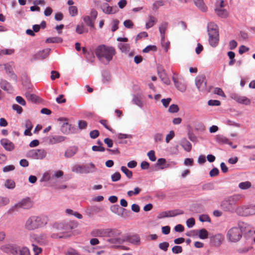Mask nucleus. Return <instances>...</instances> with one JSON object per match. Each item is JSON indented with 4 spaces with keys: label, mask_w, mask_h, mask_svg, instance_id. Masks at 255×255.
<instances>
[{
    "label": "nucleus",
    "mask_w": 255,
    "mask_h": 255,
    "mask_svg": "<svg viewBox=\"0 0 255 255\" xmlns=\"http://www.w3.org/2000/svg\"><path fill=\"white\" fill-rule=\"evenodd\" d=\"M78 148L76 146H73L68 149L65 152V156L66 157L70 158L74 156L77 152Z\"/></svg>",
    "instance_id": "nucleus-31"
},
{
    "label": "nucleus",
    "mask_w": 255,
    "mask_h": 255,
    "mask_svg": "<svg viewBox=\"0 0 255 255\" xmlns=\"http://www.w3.org/2000/svg\"><path fill=\"white\" fill-rule=\"evenodd\" d=\"M121 170L125 174L126 176L129 178L130 179L132 177V172L129 170L127 167L122 166L121 167Z\"/></svg>",
    "instance_id": "nucleus-45"
},
{
    "label": "nucleus",
    "mask_w": 255,
    "mask_h": 255,
    "mask_svg": "<svg viewBox=\"0 0 255 255\" xmlns=\"http://www.w3.org/2000/svg\"><path fill=\"white\" fill-rule=\"evenodd\" d=\"M195 5L202 12H206L207 7L205 4L203 0H194Z\"/></svg>",
    "instance_id": "nucleus-28"
},
{
    "label": "nucleus",
    "mask_w": 255,
    "mask_h": 255,
    "mask_svg": "<svg viewBox=\"0 0 255 255\" xmlns=\"http://www.w3.org/2000/svg\"><path fill=\"white\" fill-rule=\"evenodd\" d=\"M118 47L121 51L124 53H128L129 51L130 46L127 43H120L118 44Z\"/></svg>",
    "instance_id": "nucleus-36"
},
{
    "label": "nucleus",
    "mask_w": 255,
    "mask_h": 255,
    "mask_svg": "<svg viewBox=\"0 0 255 255\" xmlns=\"http://www.w3.org/2000/svg\"><path fill=\"white\" fill-rule=\"evenodd\" d=\"M241 224H244V223H239L238 227H233L229 230L227 237L230 242H237L241 239L244 228Z\"/></svg>",
    "instance_id": "nucleus-5"
},
{
    "label": "nucleus",
    "mask_w": 255,
    "mask_h": 255,
    "mask_svg": "<svg viewBox=\"0 0 255 255\" xmlns=\"http://www.w3.org/2000/svg\"><path fill=\"white\" fill-rule=\"evenodd\" d=\"M199 220L200 222H210V218L207 215H201L199 216Z\"/></svg>",
    "instance_id": "nucleus-63"
},
{
    "label": "nucleus",
    "mask_w": 255,
    "mask_h": 255,
    "mask_svg": "<svg viewBox=\"0 0 255 255\" xmlns=\"http://www.w3.org/2000/svg\"><path fill=\"white\" fill-rule=\"evenodd\" d=\"M48 221L47 216L44 215L32 216L28 218L25 224V228L28 231H33L45 226Z\"/></svg>",
    "instance_id": "nucleus-3"
},
{
    "label": "nucleus",
    "mask_w": 255,
    "mask_h": 255,
    "mask_svg": "<svg viewBox=\"0 0 255 255\" xmlns=\"http://www.w3.org/2000/svg\"><path fill=\"white\" fill-rule=\"evenodd\" d=\"M30 255L28 249L26 247L20 248L18 247L17 255Z\"/></svg>",
    "instance_id": "nucleus-41"
},
{
    "label": "nucleus",
    "mask_w": 255,
    "mask_h": 255,
    "mask_svg": "<svg viewBox=\"0 0 255 255\" xmlns=\"http://www.w3.org/2000/svg\"><path fill=\"white\" fill-rule=\"evenodd\" d=\"M4 70H5V73L11 79L13 80L15 82L17 81V77L12 71L11 65L10 64V63H7L5 64V67Z\"/></svg>",
    "instance_id": "nucleus-17"
},
{
    "label": "nucleus",
    "mask_w": 255,
    "mask_h": 255,
    "mask_svg": "<svg viewBox=\"0 0 255 255\" xmlns=\"http://www.w3.org/2000/svg\"><path fill=\"white\" fill-rule=\"evenodd\" d=\"M141 191V189L140 188H139V187H135L134 188L133 191H132V190L128 191L127 192V195L129 197H131L133 195H136L138 194Z\"/></svg>",
    "instance_id": "nucleus-51"
},
{
    "label": "nucleus",
    "mask_w": 255,
    "mask_h": 255,
    "mask_svg": "<svg viewBox=\"0 0 255 255\" xmlns=\"http://www.w3.org/2000/svg\"><path fill=\"white\" fill-rule=\"evenodd\" d=\"M1 250L7 254L17 255L18 247L14 245H7L1 247Z\"/></svg>",
    "instance_id": "nucleus-15"
},
{
    "label": "nucleus",
    "mask_w": 255,
    "mask_h": 255,
    "mask_svg": "<svg viewBox=\"0 0 255 255\" xmlns=\"http://www.w3.org/2000/svg\"><path fill=\"white\" fill-rule=\"evenodd\" d=\"M216 140L220 144H227L230 145H232V142L230 141L228 138L221 134L216 135Z\"/></svg>",
    "instance_id": "nucleus-27"
},
{
    "label": "nucleus",
    "mask_w": 255,
    "mask_h": 255,
    "mask_svg": "<svg viewBox=\"0 0 255 255\" xmlns=\"http://www.w3.org/2000/svg\"><path fill=\"white\" fill-rule=\"evenodd\" d=\"M175 135V133L173 130H170L169 133L166 135L165 141L166 143H168Z\"/></svg>",
    "instance_id": "nucleus-62"
},
{
    "label": "nucleus",
    "mask_w": 255,
    "mask_h": 255,
    "mask_svg": "<svg viewBox=\"0 0 255 255\" xmlns=\"http://www.w3.org/2000/svg\"><path fill=\"white\" fill-rule=\"evenodd\" d=\"M121 177V174L118 172H116L111 175V179L113 182H116L120 180Z\"/></svg>",
    "instance_id": "nucleus-58"
},
{
    "label": "nucleus",
    "mask_w": 255,
    "mask_h": 255,
    "mask_svg": "<svg viewBox=\"0 0 255 255\" xmlns=\"http://www.w3.org/2000/svg\"><path fill=\"white\" fill-rule=\"evenodd\" d=\"M179 111V108L177 105L172 104L170 106L168 111L171 113H175L178 112Z\"/></svg>",
    "instance_id": "nucleus-59"
},
{
    "label": "nucleus",
    "mask_w": 255,
    "mask_h": 255,
    "mask_svg": "<svg viewBox=\"0 0 255 255\" xmlns=\"http://www.w3.org/2000/svg\"><path fill=\"white\" fill-rule=\"evenodd\" d=\"M207 32L209 44L213 47H216L219 41V32L217 25L214 22H209L207 24Z\"/></svg>",
    "instance_id": "nucleus-4"
},
{
    "label": "nucleus",
    "mask_w": 255,
    "mask_h": 255,
    "mask_svg": "<svg viewBox=\"0 0 255 255\" xmlns=\"http://www.w3.org/2000/svg\"><path fill=\"white\" fill-rule=\"evenodd\" d=\"M50 49L46 48L37 52L34 56V59L43 60L48 56L49 54Z\"/></svg>",
    "instance_id": "nucleus-21"
},
{
    "label": "nucleus",
    "mask_w": 255,
    "mask_h": 255,
    "mask_svg": "<svg viewBox=\"0 0 255 255\" xmlns=\"http://www.w3.org/2000/svg\"><path fill=\"white\" fill-rule=\"evenodd\" d=\"M85 24L91 28H94V21L89 16H84L82 17Z\"/></svg>",
    "instance_id": "nucleus-34"
},
{
    "label": "nucleus",
    "mask_w": 255,
    "mask_h": 255,
    "mask_svg": "<svg viewBox=\"0 0 255 255\" xmlns=\"http://www.w3.org/2000/svg\"><path fill=\"white\" fill-rule=\"evenodd\" d=\"M71 170L76 173L88 174L96 172L97 169L94 163L90 162L87 165H75L72 167Z\"/></svg>",
    "instance_id": "nucleus-6"
},
{
    "label": "nucleus",
    "mask_w": 255,
    "mask_h": 255,
    "mask_svg": "<svg viewBox=\"0 0 255 255\" xmlns=\"http://www.w3.org/2000/svg\"><path fill=\"white\" fill-rule=\"evenodd\" d=\"M223 237L221 234H217L214 236L212 238V241L215 246H219L223 241Z\"/></svg>",
    "instance_id": "nucleus-33"
},
{
    "label": "nucleus",
    "mask_w": 255,
    "mask_h": 255,
    "mask_svg": "<svg viewBox=\"0 0 255 255\" xmlns=\"http://www.w3.org/2000/svg\"><path fill=\"white\" fill-rule=\"evenodd\" d=\"M116 237L117 236L113 237V238L110 239L107 241L112 244H122L125 242V239L123 237L116 238Z\"/></svg>",
    "instance_id": "nucleus-29"
},
{
    "label": "nucleus",
    "mask_w": 255,
    "mask_h": 255,
    "mask_svg": "<svg viewBox=\"0 0 255 255\" xmlns=\"http://www.w3.org/2000/svg\"><path fill=\"white\" fill-rule=\"evenodd\" d=\"M153 137L155 142H158L162 140L163 134L161 133H156L154 135Z\"/></svg>",
    "instance_id": "nucleus-64"
},
{
    "label": "nucleus",
    "mask_w": 255,
    "mask_h": 255,
    "mask_svg": "<svg viewBox=\"0 0 255 255\" xmlns=\"http://www.w3.org/2000/svg\"><path fill=\"white\" fill-rule=\"evenodd\" d=\"M63 222H57L53 224V228L57 231H62L64 233Z\"/></svg>",
    "instance_id": "nucleus-46"
},
{
    "label": "nucleus",
    "mask_w": 255,
    "mask_h": 255,
    "mask_svg": "<svg viewBox=\"0 0 255 255\" xmlns=\"http://www.w3.org/2000/svg\"><path fill=\"white\" fill-rule=\"evenodd\" d=\"M69 11L71 16H74L78 13L77 8L75 6H70L69 7Z\"/></svg>",
    "instance_id": "nucleus-57"
},
{
    "label": "nucleus",
    "mask_w": 255,
    "mask_h": 255,
    "mask_svg": "<svg viewBox=\"0 0 255 255\" xmlns=\"http://www.w3.org/2000/svg\"><path fill=\"white\" fill-rule=\"evenodd\" d=\"M47 155L46 151L44 149H35L29 150L27 153L28 157L34 159H43Z\"/></svg>",
    "instance_id": "nucleus-10"
},
{
    "label": "nucleus",
    "mask_w": 255,
    "mask_h": 255,
    "mask_svg": "<svg viewBox=\"0 0 255 255\" xmlns=\"http://www.w3.org/2000/svg\"><path fill=\"white\" fill-rule=\"evenodd\" d=\"M93 236L97 237H115L120 235L121 232L116 229L95 230L92 233Z\"/></svg>",
    "instance_id": "nucleus-7"
},
{
    "label": "nucleus",
    "mask_w": 255,
    "mask_h": 255,
    "mask_svg": "<svg viewBox=\"0 0 255 255\" xmlns=\"http://www.w3.org/2000/svg\"><path fill=\"white\" fill-rule=\"evenodd\" d=\"M168 23L167 22H162L159 26V31L161 36V42H163L165 39V33L167 28Z\"/></svg>",
    "instance_id": "nucleus-25"
},
{
    "label": "nucleus",
    "mask_w": 255,
    "mask_h": 255,
    "mask_svg": "<svg viewBox=\"0 0 255 255\" xmlns=\"http://www.w3.org/2000/svg\"><path fill=\"white\" fill-rule=\"evenodd\" d=\"M95 53L100 61L104 62V60H105L107 62L109 63L116 54V50L112 46L101 44L96 48Z\"/></svg>",
    "instance_id": "nucleus-2"
},
{
    "label": "nucleus",
    "mask_w": 255,
    "mask_h": 255,
    "mask_svg": "<svg viewBox=\"0 0 255 255\" xmlns=\"http://www.w3.org/2000/svg\"><path fill=\"white\" fill-rule=\"evenodd\" d=\"M32 247L33 251L34 253V255H38L41 253L42 250L41 248L38 247L35 244L32 243Z\"/></svg>",
    "instance_id": "nucleus-55"
},
{
    "label": "nucleus",
    "mask_w": 255,
    "mask_h": 255,
    "mask_svg": "<svg viewBox=\"0 0 255 255\" xmlns=\"http://www.w3.org/2000/svg\"><path fill=\"white\" fill-rule=\"evenodd\" d=\"M25 96L27 99L32 102L36 103L38 100V97L34 94L27 92L25 93Z\"/></svg>",
    "instance_id": "nucleus-44"
},
{
    "label": "nucleus",
    "mask_w": 255,
    "mask_h": 255,
    "mask_svg": "<svg viewBox=\"0 0 255 255\" xmlns=\"http://www.w3.org/2000/svg\"><path fill=\"white\" fill-rule=\"evenodd\" d=\"M195 84L199 91H205L206 89L205 77L203 75H200L196 77L195 78Z\"/></svg>",
    "instance_id": "nucleus-12"
},
{
    "label": "nucleus",
    "mask_w": 255,
    "mask_h": 255,
    "mask_svg": "<svg viewBox=\"0 0 255 255\" xmlns=\"http://www.w3.org/2000/svg\"><path fill=\"white\" fill-rule=\"evenodd\" d=\"M66 137L61 135L49 136L48 137L49 143L51 144L59 143L65 140Z\"/></svg>",
    "instance_id": "nucleus-24"
},
{
    "label": "nucleus",
    "mask_w": 255,
    "mask_h": 255,
    "mask_svg": "<svg viewBox=\"0 0 255 255\" xmlns=\"http://www.w3.org/2000/svg\"><path fill=\"white\" fill-rule=\"evenodd\" d=\"M133 104L138 106L139 108H142L143 107V103L141 100L136 97V96H134L132 100Z\"/></svg>",
    "instance_id": "nucleus-52"
},
{
    "label": "nucleus",
    "mask_w": 255,
    "mask_h": 255,
    "mask_svg": "<svg viewBox=\"0 0 255 255\" xmlns=\"http://www.w3.org/2000/svg\"><path fill=\"white\" fill-rule=\"evenodd\" d=\"M64 232H68L77 227V223L75 221L63 222Z\"/></svg>",
    "instance_id": "nucleus-22"
},
{
    "label": "nucleus",
    "mask_w": 255,
    "mask_h": 255,
    "mask_svg": "<svg viewBox=\"0 0 255 255\" xmlns=\"http://www.w3.org/2000/svg\"><path fill=\"white\" fill-rule=\"evenodd\" d=\"M30 241L32 243L40 246H45L48 243V236L45 233L33 234L30 236Z\"/></svg>",
    "instance_id": "nucleus-9"
},
{
    "label": "nucleus",
    "mask_w": 255,
    "mask_h": 255,
    "mask_svg": "<svg viewBox=\"0 0 255 255\" xmlns=\"http://www.w3.org/2000/svg\"><path fill=\"white\" fill-rule=\"evenodd\" d=\"M230 97L241 104L249 105L251 104V100L249 98L245 96H241L238 94L232 93L230 95Z\"/></svg>",
    "instance_id": "nucleus-13"
},
{
    "label": "nucleus",
    "mask_w": 255,
    "mask_h": 255,
    "mask_svg": "<svg viewBox=\"0 0 255 255\" xmlns=\"http://www.w3.org/2000/svg\"><path fill=\"white\" fill-rule=\"evenodd\" d=\"M169 246V244L168 242H164L160 243L158 245V247L160 250H163L164 251H166L168 249Z\"/></svg>",
    "instance_id": "nucleus-60"
},
{
    "label": "nucleus",
    "mask_w": 255,
    "mask_h": 255,
    "mask_svg": "<svg viewBox=\"0 0 255 255\" xmlns=\"http://www.w3.org/2000/svg\"><path fill=\"white\" fill-rule=\"evenodd\" d=\"M159 77L161 81L166 85H169L170 83L169 79L166 76L165 74L163 72L162 73H158Z\"/></svg>",
    "instance_id": "nucleus-50"
},
{
    "label": "nucleus",
    "mask_w": 255,
    "mask_h": 255,
    "mask_svg": "<svg viewBox=\"0 0 255 255\" xmlns=\"http://www.w3.org/2000/svg\"><path fill=\"white\" fill-rule=\"evenodd\" d=\"M180 145L187 152H190L192 148V144L186 138H183L180 140Z\"/></svg>",
    "instance_id": "nucleus-23"
},
{
    "label": "nucleus",
    "mask_w": 255,
    "mask_h": 255,
    "mask_svg": "<svg viewBox=\"0 0 255 255\" xmlns=\"http://www.w3.org/2000/svg\"><path fill=\"white\" fill-rule=\"evenodd\" d=\"M237 214L241 216H249L255 214V205L239 206Z\"/></svg>",
    "instance_id": "nucleus-8"
},
{
    "label": "nucleus",
    "mask_w": 255,
    "mask_h": 255,
    "mask_svg": "<svg viewBox=\"0 0 255 255\" xmlns=\"http://www.w3.org/2000/svg\"><path fill=\"white\" fill-rule=\"evenodd\" d=\"M110 210L113 213L121 216L123 215L121 211L124 212L126 210L124 208H121L119 205H114L111 206Z\"/></svg>",
    "instance_id": "nucleus-30"
},
{
    "label": "nucleus",
    "mask_w": 255,
    "mask_h": 255,
    "mask_svg": "<svg viewBox=\"0 0 255 255\" xmlns=\"http://www.w3.org/2000/svg\"><path fill=\"white\" fill-rule=\"evenodd\" d=\"M60 121L62 122L61 127V130L64 133H68L70 130V125L69 124L68 121L66 119H60Z\"/></svg>",
    "instance_id": "nucleus-26"
},
{
    "label": "nucleus",
    "mask_w": 255,
    "mask_h": 255,
    "mask_svg": "<svg viewBox=\"0 0 255 255\" xmlns=\"http://www.w3.org/2000/svg\"><path fill=\"white\" fill-rule=\"evenodd\" d=\"M198 237L202 240L207 239L208 237V232L205 229H200L198 231Z\"/></svg>",
    "instance_id": "nucleus-37"
},
{
    "label": "nucleus",
    "mask_w": 255,
    "mask_h": 255,
    "mask_svg": "<svg viewBox=\"0 0 255 255\" xmlns=\"http://www.w3.org/2000/svg\"><path fill=\"white\" fill-rule=\"evenodd\" d=\"M241 194H234L223 199L220 204L221 208L225 212L237 213L238 202L241 199Z\"/></svg>",
    "instance_id": "nucleus-1"
},
{
    "label": "nucleus",
    "mask_w": 255,
    "mask_h": 255,
    "mask_svg": "<svg viewBox=\"0 0 255 255\" xmlns=\"http://www.w3.org/2000/svg\"><path fill=\"white\" fill-rule=\"evenodd\" d=\"M31 206V203L29 198L24 199L19 202L15 204L9 210V212H13L15 209L18 208H22L24 209H28Z\"/></svg>",
    "instance_id": "nucleus-11"
},
{
    "label": "nucleus",
    "mask_w": 255,
    "mask_h": 255,
    "mask_svg": "<svg viewBox=\"0 0 255 255\" xmlns=\"http://www.w3.org/2000/svg\"><path fill=\"white\" fill-rule=\"evenodd\" d=\"M101 210L100 208L97 206H93L89 207L87 209V213L89 214H92L93 212H99Z\"/></svg>",
    "instance_id": "nucleus-56"
},
{
    "label": "nucleus",
    "mask_w": 255,
    "mask_h": 255,
    "mask_svg": "<svg viewBox=\"0 0 255 255\" xmlns=\"http://www.w3.org/2000/svg\"><path fill=\"white\" fill-rule=\"evenodd\" d=\"M102 81L103 83L108 82L111 80V76L110 73L107 71L102 72Z\"/></svg>",
    "instance_id": "nucleus-42"
},
{
    "label": "nucleus",
    "mask_w": 255,
    "mask_h": 255,
    "mask_svg": "<svg viewBox=\"0 0 255 255\" xmlns=\"http://www.w3.org/2000/svg\"><path fill=\"white\" fill-rule=\"evenodd\" d=\"M176 88L180 92H184L186 90V85L182 79L177 80L174 76L172 77Z\"/></svg>",
    "instance_id": "nucleus-14"
},
{
    "label": "nucleus",
    "mask_w": 255,
    "mask_h": 255,
    "mask_svg": "<svg viewBox=\"0 0 255 255\" xmlns=\"http://www.w3.org/2000/svg\"><path fill=\"white\" fill-rule=\"evenodd\" d=\"M155 23V18L153 16L151 15H149L148 17V20L146 22L145 27L146 29H149V28L152 27Z\"/></svg>",
    "instance_id": "nucleus-38"
},
{
    "label": "nucleus",
    "mask_w": 255,
    "mask_h": 255,
    "mask_svg": "<svg viewBox=\"0 0 255 255\" xmlns=\"http://www.w3.org/2000/svg\"><path fill=\"white\" fill-rule=\"evenodd\" d=\"M76 31L80 34L83 33L84 32H88V30L86 28L83 24L81 25H77L76 29Z\"/></svg>",
    "instance_id": "nucleus-47"
},
{
    "label": "nucleus",
    "mask_w": 255,
    "mask_h": 255,
    "mask_svg": "<svg viewBox=\"0 0 255 255\" xmlns=\"http://www.w3.org/2000/svg\"><path fill=\"white\" fill-rule=\"evenodd\" d=\"M215 11L217 14L222 18H226L228 16V12L225 9L216 7Z\"/></svg>",
    "instance_id": "nucleus-35"
},
{
    "label": "nucleus",
    "mask_w": 255,
    "mask_h": 255,
    "mask_svg": "<svg viewBox=\"0 0 255 255\" xmlns=\"http://www.w3.org/2000/svg\"><path fill=\"white\" fill-rule=\"evenodd\" d=\"M101 8L103 11L106 14H113L116 13L118 10V7L110 6L107 3H103L101 5Z\"/></svg>",
    "instance_id": "nucleus-16"
},
{
    "label": "nucleus",
    "mask_w": 255,
    "mask_h": 255,
    "mask_svg": "<svg viewBox=\"0 0 255 255\" xmlns=\"http://www.w3.org/2000/svg\"><path fill=\"white\" fill-rule=\"evenodd\" d=\"M0 143L3 147L8 151L12 150L14 148V144L7 138L1 139Z\"/></svg>",
    "instance_id": "nucleus-18"
},
{
    "label": "nucleus",
    "mask_w": 255,
    "mask_h": 255,
    "mask_svg": "<svg viewBox=\"0 0 255 255\" xmlns=\"http://www.w3.org/2000/svg\"><path fill=\"white\" fill-rule=\"evenodd\" d=\"M0 87L9 93H11L13 91L12 87L10 84L3 79L0 80Z\"/></svg>",
    "instance_id": "nucleus-19"
},
{
    "label": "nucleus",
    "mask_w": 255,
    "mask_h": 255,
    "mask_svg": "<svg viewBox=\"0 0 255 255\" xmlns=\"http://www.w3.org/2000/svg\"><path fill=\"white\" fill-rule=\"evenodd\" d=\"M14 52L13 49H4L0 50V55H10Z\"/></svg>",
    "instance_id": "nucleus-53"
},
{
    "label": "nucleus",
    "mask_w": 255,
    "mask_h": 255,
    "mask_svg": "<svg viewBox=\"0 0 255 255\" xmlns=\"http://www.w3.org/2000/svg\"><path fill=\"white\" fill-rule=\"evenodd\" d=\"M183 213V211L179 209L169 211V214H170L169 216H170V217H175L177 215H182Z\"/></svg>",
    "instance_id": "nucleus-54"
},
{
    "label": "nucleus",
    "mask_w": 255,
    "mask_h": 255,
    "mask_svg": "<svg viewBox=\"0 0 255 255\" xmlns=\"http://www.w3.org/2000/svg\"><path fill=\"white\" fill-rule=\"evenodd\" d=\"M125 239V242L128 241L134 245H139L140 244V238L137 235H129L126 237H123Z\"/></svg>",
    "instance_id": "nucleus-20"
},
{
    "label": "nucleus",
    "mask_w": 255,
    "mask_h": 255,
    "mask_svg": "<svg viewBox=\"0 0 255 255\" xmlns=\"http://www.w3.org/2000/svg\"><path fill=\"white\" fill-rule=\"evenodd\" d=\"M4 186L9 189H13L15 188V183L14 181L11 179H7L5 181Z\"/></svg>",
    "instance_id": "nucleus-40"
},
{
    "label": "nucleus",
    "mask_w": 255,
    "mask_h": 255,
    "mask_svg": "<svg viewBox=\"0 0 255 255\" xmlns=\"http://www.w3.org/2000/svg\"><path fill=\"white\" fill-rule=\"evenodd\" d=\"M165 162H166L165 159L163 158H159L157 160V161L156 163V166H161L160 167V169L162 170L164 168H167L169 166L168 164H167L166 165H164V164L165 163Z\"/></svg>",
    "instance_id": "nucleus-39"
},
{
    "label": "nucleus",
    "mask_w": 255,
    "mask_h": 255,
    "mask_svg": "<svg viewBox=\"0 0 255 255\" xmlns=\"http://www.w3.org/2000/svg\"><path fill=\"white\" fill-rule=\"evenodd\" d=\"M9 202V198L5 196H0V208L7 205Z\"/></svg>",
    "instance_id": "nucleus-43"
},
{
    "label": "nucleus",
    "mask_w": 255,
    "mask_h": 255,
    "mask_svg": "<svg viewBox=\"0 0 255 255\" xmlns=\"http://www.w3.org/2000/svg\"><path fill=\"white\" fill-rule=\"evenodd\" d=\"M251 187V183L249 181L241 182L239 184V187L242 190L248 189Z\"/></svg>",
    "instance_id": "nucleus-48"
},
{
    "label": "nucleus",
    "mask_w": 255,
    "mask_h": 255,
    "mask_svg": "<svg viewBox=\"0 0 255 255\" xmlns=\"http://www.w3.org/2000/svg\"><path fill=\"white\" fill-rule=\"evenodd\" d=\"M46 42L49 43H61L62 39L60 37H49L46 39Z\"/></svg>",
    "instance_id": "nucleus-49"
},
{
    "label": "nucleus",
    "mask_w": 255,
    "mask_h": 255,
    "mask_svg": "<svg viewBox=\"0 0 255 255\" xmlns=\"http://www.w3.org/2000/svg\"><path fill=\"white\" fill-rule=\"evenodd\" d=\"M83 52L85 54L87 60L90 62H93L95 60V56L92 52H87L86 48H82Z\"/></svg>",
    "instance_id": "nucleus-32"
},
{
    "label": "nucleus",
    "mask_w": 255,
    "mask_h": 255,
    "mask_svg": "<svg viewBox=\"0 0 255 255\" xmlns=\"http://www.w3.org/2000/svg\"><path fill=\"white\" fill-rule=\"evenodd\" d=\"M156 47L155 45H148L142 50L144 53H148L150 51H156Z\"/></svg>",
    "instance_id": "nucleus-61"
}]
</instances>
